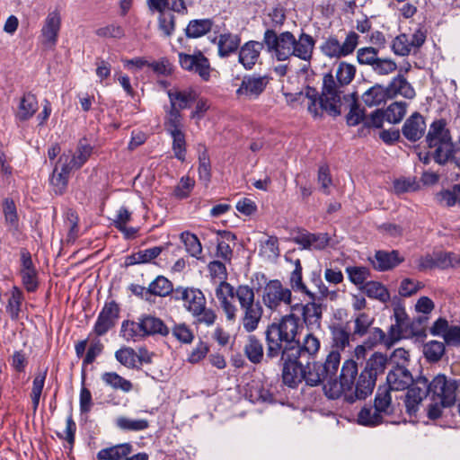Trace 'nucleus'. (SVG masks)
Here are the masks:
<instances>
[{"label": "nucleus", "instance_id": "nucleus-1", "mask_svg": "<svg viewBox=\"0 0 460 460\" xmlns=\"http://www.w3.org/2000/svg\"><path fill=\"white\" fill-rule=\"evenodd\" d=\"M296 325L291 316L280 323L268 324L265 330V363L282 367L281 377L289 388L297 386L307 379L310 360L320 349V341L307 333L302 340H296Z\"/></svg>", "mask_w": 460, "mask_h": 460}, {"label": "nucleus", "instance_id": "nucleus-2", "mask_svg": "<svg viewBox=\"0 0 460 460\" xmlns=\"http://www.w3.org/2000/svg\"><path fill=\"white\" fill-rule=\"evenodd\" d=\"M345 61L339 64L335 75L329 72L323 76L321 92L315 87L307 85L305 89V96L310 101L308 111L314 118L322 117L324 111L331 117H338L341 114L342 97L341 88L345 85Z\"/></svg>", "mask_w": 460, "mask_h": 460}, {"label": "nucleus", "instance_id": "nucleus-3", "mask_svg": "<svg viewBox=\"0 0 460 460\" xmlns=\"http://www.w3.org/2000/svg\"><path fill=\"white\" fill-rule=\"evenodd\" d=\"M341 349L332 348L323 363L310 361V367L307 370L306 385L317 386L322 383L323 391L329 399H338L345 392V362L341 368L340 376H337L341 363Z\"/></svg>", "mask_w": 460, "mask_h": 460}, {"label": "nucleus", "instance_id": "nucleus-4", "mask_svg": "<svg viewBox=\"0 0 460 460\" xmlns=\"http://www.w3.org/2000/svg\"><path fill=\"white\" fill-rule=\"evenodd\" d=\"M388 363L389 358L386 354L374 352L367 360L353 393L351 386L347 384V402L353 403L357 400H364L370 395L376 386L377 376L385 373Z\"/></svg>", "mask_w": 460, "mask_h": 460}, {"label": "nucleus", "instance_id": "nucleus-5", "mask_svg": "<svg viewBox=\"0 0 460 460\" xmlns=\"http://www.w3.org/2000/svg\"><path fill=\"white\" fill-rule=\"evenodd\" d=\"M397 95H402L407 99H412L415 96V91L406 78L398 75L394 77L390 84L384 87L376 84L364 93L362 99L368 107L380 105L388 99H393Z\"/></svg>", "mask_w": 460, "mask_h": 460}, {"label": "nucleus", "instance_id": "nucleus-6", "mask_svg": "<svg viewBox=\"0 0 460 460\" xmlns=\"http://www.w3.org/2000/svg\"><path fill=\"white\" fill-rule=\"evenodd\" d=\"M236 296L241 308L244 311L242 319L243 329L247 332H252L258 328L263 314V308L259 301L254 302L253 288L247 285L237 287Z\"/></svg>", "mask_w": 460, "mask_h": 460}, {"label": "nucleus", "instance_id": "nucleus-7", "mask_svg": "<svg viewBox=\"0 0 460 460\" xmlns=\"http://www.w3.org/2000/svg\"><path fill=\"white\" fill-rule=\"evenodd\" d=\"M268 52H274L277 60L285 61L293 56L296 37L290 31L277 34L274 29H267L263 35Z\"/></svg>", "mask_w": 460, "mask_h": 460}, {"label": "nucleus", "instance_id": "nucleus-8", "mask_svg": "<svg viewBox=\"0 0 460 460\" xmlns=\"http://www.w3.org/2000/svg\"><path fill=\"white\" fill-rule=\"evenodd\" d=\"M429 384L430 394L439 398L443 407H451L456 403L460 381L447 379L444 374H438Z\"/></svg>", "mask_w": 460, "mask_h": 460}, {"label": "nucleus", "instance_id": "nucleus-9", "mask_svg": "<svg viewBox=\"0 0 460 460\" xmlns=\"http://www.w3.org/2000/svg\"><path fill=\"white\" fill-rule=\"evenodd\" d=\"M351 99V105L347 114V124L357 125L364 122V128L369 130L370 128H381L384 121L386 120L385 113L382 109L375 110L368 118H366L364 109H360L356 100V93H352L349 95Z\"/></svg>", "mask_w": 460, "mask_h": 460}, {"label": "nucleus", "instance_id": "nucleus-10", "mask_svg": "<svg viewBox=\"0 0 460 460\" xmlns=\"http://www.w3.org/2000/svg\"><path fill=\"white\" fill-rule=\"evenodd\" d=\"M179 63L182 69L197 73L205 82L209 81L212 70L210 62L199 49L195 50L192 55L179 53Z\"/></svg>", "mask_w": 460, "mask_h": 460}, {"label": "nucleus", "instance_id": "nucleus-11", "mask_svg": "<svg viewBox=\"0 0 460 460\" xmlns=\"http://www.w3.org/2000/svg\"><path fill=\"white\" fill-rule=\"evenodd\" d=\"M119 314L120 307L115 300L105 302L94 323L93 332L98 337L105 335L115 327L119 318Z\"/></svg>", "mask_w": 460, "mask_h": 460}, {"label": "nucleus", "instance_id": "nucleus-12", "mask_svg": "<svg viewBox=\"0 0 460 460\" xmlns=\"http://www.w3.org/2000/svg\"><path fill=\"white\" fill-rule=\"evenodd\" d=\"M291 298V290L284 288L279 279L270 280L262 296L265 305L270 310H276L282 302L290 304Z\"/></svg>", "mask_w": 460, "mask_h": 460}, {"label": "nucleus", "instance_id": "nucleus-13", "mask_svg": "<svg viewBox=\"0 0 460 460\" xmlns=\"http://www.w3.org/2000/svg\"><path fill=\"white\" fill-rule=\"evenodd\" d=\"M270 79V77L267 75H245L235 94L238 97L244 96L248 100H256L265 91Z\"/></svg>", "mask_w": 460, "mask_h": 460}, {"label": "nucleus", "instance_id": "nucleus-14", "mask_svg": "<svg viewBox=\"0 0 460 460\" xmlns=\"http://www.w3.org/2000/svg\"><path fill=\"white\" fill-rule=\"evenodd\" d=\"M413 383L414 385L412 386L410 385L409 388H407L408 391L405 399V406L409 414L415 413L421 401L430 394L429 389V384L426 376H419L414 379Z\"/></svg>", "mask_w": 460, "mask_h": 460}, {"label": "nucleus", "instance_id": "nucleus-15", "mask_svg": "<svg viewBox=\"0 0 460 460\" xmlns=\"http://www.w3.org/2000/svg\"><path fill=\"white\" fill-rule=\"evenodd\" d=\"M386 382L392 390L403 391L413 385L414 378L409 369L396 361V366L388 372Z\"/></svg>", "mask_w": 460, "mask_h": 460}, {"label": "nucleus", "instance_id": "nucleus-16", "mask_svg": "<svg viewBox=\"0 0 460 460\" xmlns=\"http://www.w3.org/2000/svg\"><path fill=\"white\" fill-rule=\"evenodd\" d=\"M451 133L447 128V121L444 119L434 120L428 130L425 137V142L428 148H433L438 144H451Z\"/></svg>", "mask_w": 460, "mask_h": 460}, {"label": "nucleus", "instance_id": "nucleus-17", "mask_svg": "<svg viewBox=\"0 0 460 460\" xmlns=\"http://www.w3.org/2000/svg\"><path fill=\"white\" fill-rule=\"evenodd\" d=\"M137 328L142 332V337L161 335L166 337L170 330L160 318L152 314H142L138 317Z\"/></svg>", "mask_w": 460, "mask_h": 460}, {"label": "nucleus", "instance_id": "nucleus-18", "mask_svg": "<svg viewBox=\"0 0 460 460\" xmlns=\"http://www.w3.org/2000/svg\"><path fill=\"white\" fill-rule=\"evenodd\" d=\"M264 46V40L262 42L257 40L245 42L239 49L238 62L244 69L252 70L257 63Z\"/></svg>", "mask_w": 460, "mask_h": 460}, {"label": "nucleus", "instance_id": "nucleus-19", "mask_svg": "<svg viewBox=\"0 0 460 460\" xmlns=\"http://www.w3.org/2000/svg\"><path fill=\"white\" fill-rule=\"evenodd\" d=\"M425 130L426 122L423 116L415 111L404 121L402 134L407 140L417 142L424 136Z\"/></svg>", "mask_w": 460, "mask_h": 460}, {"label": "nucleus", "instance_id": "nucleus-20", "mask_svg": "<svg viewBox=\"0 0 460 460\" xmlns=\"http://www.w3.org/2000/svg\"><path fill=\"white\" fill-rule=\"evenodd\" d=\"M371 261L372 266L378 271H388L404 261L397 250L390 252L385 250L376 251Z\"/></svg>", "mask_w": 460, "mask_h": 460}, {"label": "nucleus", "instance_id": "nucleus-21", "mask_svg": "<svg viewBox=\"0 0 460 460\" xmlns=\"http://www.w3.org/2000/svg\"><path fill=\"white\" fill-rule=\"evenodd\" d=\"M69 155L59 156L50 179L51 184L59 189V193L66 188L70 172L75 169L68 164Z\"/></svg>", "mask_w": 460, "mask_h": 460}, {"label": "nucleus", "instance_id": "nucleus-22", "mask_svg": "<svg viewBox=\"0 0 460 460\" xmlns=\"http://www.w3.org/2000/svg\"><path fill=\"white\" fill-rule=\"evenodd\" d=\"M61 19L58 12L49 13L41 29L42 43L45 46H55L58 41Z\"/></svg>", "mask_w": 460, "mask_h": 460}, {"label": "nucleus", "instance_id": "nucleus-23", "mask_svg": "<svg viewBox=\"0 0 460 460\" xmlns=\"http://www.w3.org/2000/svg\"><path fill=\"white\" fill-rule=\"evenodd\" d=\"M345 311L338 309L330 323V330L332 332V348L345 349V323L343 317Z\"/></svg>", "mask_w": 460, "mask_h": 460}, {"label": "nucleus", "instance_id": "nucleus-24", "mask_svg": "<svg viewBox=\"0 0 460 460\" xmlns=\"http://www.w3.org/2000/svg\"><path fill=\"white\" fill-rule=\"evenodd\" d=\"M167 95L170 100V108L172 109V104L175 109L181 112V110L190 108L191 104L197 101L198 93L192 90H168Z\"/></svg>", "mask_w": 460, "mask_h": 460}, {"label": "nucleus", "instance_id": "nucleus-25", "mask_svg": "<svg viewBox=\"0 0 460 460\" xmlns=\"http://www.w3.org/2000/svg\"><path fill=\"white\" fill-rule=\"evenodd\" d=\"M318 297L314 293L313 298L304 305L302 312L303 323L307 328H312L314 325L320 327V320L322 318V305L319 303Z\"/></svg>", "mask_w": 460, "mask_h": 460}, {"label": "nucleus", "instance_id": "nucleus-26", "mask_svg": "<svg viewBox=\"0 0 460 460\" xmlns=\"http://www.w3.org/2000/svg\"><path fill=\"white\" fill-rule=\"evenodd\" d=\"M314 45V39L311 35L302 31L298 36V39H296V43L292 51L293 56L305 61H310L313 57Z\"/></svg>", "mask_w": 460, "mask_h": 460}, {"label": "nucleus", "instance_id": "nucleus-27", "mask_svg": "<svg viewBox=\"0 0 460 460\" xmlns=\"http://www.w3.org/2000/svg\"><path fill=\"white\" fill-rule=\"evenodd\" d=\"M241 37L238 34L225 32L219 35L217 41L218 56L227 58L240 49Z\"/></svg>", "mask_w": 460, "mask_h": 460}, {"label": "nucleus", "instance_id": "nucleus-28", "mask_svg": "<svg viewBox=\"0 0 460 460\" xmlns=\"http://www.w3.org/2000/svg\"><path fill=\"white\" fill-rule=\"evenodd\" d=\"M214 21L210 18L190 20L184 29L187 39H198L211 31Z\"/></svg>", "mask_w": 460, "mask_h": 460}, {"label": "nucleus", "instance_id": "nucleus-29", "mask_svg": "<svg viewBox=\"0 0 460 460\" xmlns=\"http://www.w3.org/2000/svg\"><path fill=\"white\" fill-rule=\"evenodd\" d=\"M164 251L162 246H155L149 249L139 251L136 253L128 255L125 258V267L133 266L141 263H149L153 260L156 259Z\"/></svg>", "mask_w": 460, "mask_h": 460}, {"label": "nucleus", "instance_id": "nucleus-30", "mask_svg": "<svg viewBox=\"0 0 460 460\" xmlns=\"http://www.w3.org/2000/svg\"><path fill=\"white\" fill-rule=\"evenodd\" d=\"M131 452V444L121 443L101 449L96 456L98 460H121Z\"/></svg>", "mask_w": 460, "mask_h": 460}, {"label": "nucleus", "instance_id": "nucleus-31", "mask_svg": "<svg viewBox=\"0 0 460 460\" xmlns=\"http://www.w3.org/2000/svg\"><path fill=\"white\" fill-rule=\"evenodd\" d=\"M93 150V147L88 144L87 139L85 137L81 138L77 144L75 153L71 157L69 156L68 164L75 170L80 169L88 161Z\"/></svg>", "mask_w": 460, "mask_h": 460}, {"label": "nucleus", "instance_id": "nucleus-32", "mask_svg": "<svg viewBox=\"0 0 460 460\" xmlns=\"http://www.w3.org/2000/svg\"><path fill=\"white\" fill-rule=\"evenodd\" d=\"M243 352L249 361L252 364H260L263 360L265 361L262 343L253 334L248 336L247 343L243 348Z\"/></svg>", "mask_w": 460, "mask_h": 460}, {"label": "nucleus", "instance_id": "nucleus-33", "mask_svg": "<svg viewBox=\"0 0 460 460\" xmlns=\"http://www.w3.org/2000/svg\"><path fill=\"white\" fill-rule=\"evenodd\" d=\"M38 110V101L34 94L29 93L21 99L16 118L20 121L31 119Z\"/></svg>", "mask_w": 460, "mask_h": 460}, {"label": "nucleus", "instance_id": "nucleus-34", "mask_svg": "<svg viewBox=\"0 0 460 460\" xmlns=\"http://www.w3.org/2000/svg\"><path fill=\"white\" fill-rule=\"evenodd\" d=\"M173 291L172 283L164 276H157L146 288V294L164 297Z\"/></svg>", "mask_w": 460, "mask_h": 460}, {"label": "nucleus", "instance_id": "nucleus-35", "mask_svg": "<svg viewBox=\"0 0 460 460\" xmlns=\"http://www.w3.org/2000/svg\"><path fill=\"white\" fill-rule=\"evenodd\" d=\"M101 378L106 385L111 386L114 390L128 393L133 389L132 383L116 372H104L102 374Z\"/></svg>", "mask_w": 460, "mask_h": 460}, {"label": "nucleus", "instance_id": "nucleus-36", "mask_svg": "<svg viewBox=\"0 0 460 460\" xmlns=\"http://www.w3.org/2000/svg\"><path fill=\"white\" fill-rule=\"evenodd\" d=\"M391 390L389 386H379L377 388L374 401V410L380 415L381 413L389 414L392 411L390 410L392 402Z\"/></svg>", "mask_w": 460, "mask_h": 460}, {"label": "nucleus", "instance_id": "nucleus-37", "mask_svg": "<svg viewBox=\"0 0 460 460\" xmlns=\"http://www.w3.org/2000/svg\"><path fill=\"white\" fill-rule=\"evenodd\" d=\"M446 352L445 343L438 341H429L423 345V355L429 363H438Z\"/></svg>", "mask_w": 460, "mask_h": 460}, {"label": "nucleus", "instance_id": "nucleus-38", "mask_svg": "<svg viewBox=\"0 0 460 460\" xmlns=\"http://www.w3.org/2000/svg\"><path fill=\"white\" fill-rule=\"evenodd\" d=\"M359 289L363 291V293H365L368 297L376 298L382 302H386L390 298V294L387 288L380 282H366L365 285L359 287Z\"/></svg>", "mask_w": 460, "mask_h": 460}, {"label": "nucleus", "instance_id": "nucleus-39", "mask_svg": "<svg viewBox=\"0 0 460 460\" xmlns=\"http://www.w3.org/2000/svg\"><path fill=\"white\" fill-rule=\"evenodd\" d=\"M24 300L23 292L17 286H13L11 290V296L6 305V312L13 320H17L21 312V306Z\"/></svg>", "mask_w": 460, "mask_h": 460}, {"label": "nucleus", "instance_id": "nucleus-40", "mask_svg": "<svg viewBox=\"0 0 460 460\" xmlns=\"http://www.w3.org/2000/svg\"><path fill=\"white\" fill-rule=\"evenodd\" d=\"M181 241L184 243L187 252L197 259L202 252V245L198 236L189 231H184L180 234Z\"/></svg>", "mask_w": 460, "mask_h": 460}, {"label": "nucleus", "instance_id": "nucleus-41", "mask_svg": "<svg viewBox=\"0 0 460 460\" xmlns=\"http://www.w3.org/2000/svg\"><path fill=\"white\" fill-rule=\"evenodd\" d=\"M199 178L208 186L211 181V164L208 150L204 147L203 151L199 153Z\"/></svg>", "mask_w": 460, "mask_h": 460}, {"label": "nucleus", "instance_id": "nucleus-42", "mask_svg": "<svg viewBox=\"0 0 460 460\" xmlns=\"http://www.w3.org/2000/svg\"><path fill=\"white\" fill-rule=\"evenodd\" d=\"M407 103L405 102H394L391 103L384 112L386 116V121L397 124L406 114Z\"/></svg>", "mask_w": 460, "mask_h": 460}, {"label": "nucleus", "instance_id": "nucleus-43", "mask_svg": "<svg viewBox=\"0 0 460 460\" xmlns=\"http://www.w3.org/2000/svg\"><path fill=\"white\" fill-rule=\"evenodd\" d=\"M116 359L124 367L132 369L140 370V367L136 364L137 362V353L130 347H124L118 349L115 352Z\"/></svg>", "mask_w": 460, "mask_h": 460}, {"label": "nucleus", "instance_id": "nucleus-44", "mask_svg": "<svg viewBox=\"0 0 460 460\" xmlns=\"http://www.w3.org/2000/svg\"><path fill=\"white\" fill-rule=\"evenodd\" d=\"M190 296L189 297L188 310L193 316H198L206 306V299L203 293L197 288H190Z\"/></svg>", "mask_w": 460, "mask_h": 460}, {"label": "nucleus", "instance_id": "nucleus-45", "mask_svg": "<svg viewBox=\"0 0 460 460\" xmlns=\"http://www.w3.org/2000/svg\"><path fill=\"white\" fill-rule=\"evenodd\" d=\"M321 49L329 57L345 56V42L341 44L336 37L331 36L322 45Z\"/></svg>", "mask_w": 460, "mask_h": 460}, {"label": "nucleus", "instance_id": "nucleus-46", "mask_svg": "<svg viewBox=\"0 0 460 460\" xmlns=\"http://www.w3.org/2000/svg\"><path fill=\"white\" fill-rule=\"evenodd\" d=\"M175 16L171 13L162 12L158 16V29L165 38L171 37L175 31Z\"/></svg>", "mask_w": 460, "mask_h": 460}, {"label": "nucleus", "instance_id": "nucleus-47", "mask_svg": "<svg viewBox=\"0 0 460 460\" xmlns=\"http://www.w3.org/2000/svg\"><path fill=\"white\" fill-rule=\"evenodd\" d=\"M288 305L290 306V313L281 316L279 320L275 319L274 322H272L270 324L278 325V323H280L282 322V320H284V318L291 316L296 325V340H301L300 334H301V331L304 329V326H303V323H300V318H299V316H297L296 314V313L299 312L302 314L305 305H303L301 303L292 304V301Z\"/></svg>", "mask_w": 460, "mask_h": 460}, {"label": "nucleus", "instance_id": "nucleus-48", "mask_svg": "<svg viewBox=\"0 0 460 460\" xmlns=\"http://www.w3.org/2000/svg\"><path fill=\"white\" fill-rule=\"evenodd\" d=\"M172 138V149L174 154V157L181 162H184L186 159V139L183 131L175 132L170 134Z\"/></svg>", "mask_w": 460, "mask_h": 460}, {"label": "nucleus", "instance_id": "nucleus-49", "mask_svg": "<svg viewBox=\"0 0 460 460\" xmlns=\"http://www.w3.org/2000/svg\"><path fill=\"white\" fill-rule=\"evenodd\" d=\"M168 118L164 122V128L168 134L182 131L181 113L172 105V109L167 111Z\"/></svg>", "mask_w": 460, "mask_h": 460}, {"label": "nucleus", "instance_id": "nucleus-50", "mask_svg": "<svg viewBox=\"0 0 460 460\" xmlns=\"http://www.w3.org/2000/svg\"><path fill=\"white\" fill-rule=\"evenodd\" d=\"M141 331L137 328V323L130 320H124L121 323L120 334L124 340L137 341L142 340Z\"/></svg>", "mask_w": 460, "mask_h": 460}, {"label": "nucleus", "instance_id": "nucleus-51", "mask_svg": "<svg viewBox=\"0 0 460 460\" xmlns=\"http://www.w3.org/2000/svg\"><path fill=\"white\" fill-rule=\"evenodd\" d=\"M374 318L366 313H359L355 321L354 331L351 333L352 337L358 335L362 337L368 332L369 327L372 325Z\"/></svg>", "mask_w": 460, "mask_h": 460}, {"label": "nucleus", "instance_id": "nucleus-52", "mask_svg": "<svg viewBox=\"0 0 460 460\" xmlns=\"http://www.w3.org/2000/svg\"><path fill=\"white\" fill-rule=\"evenodd\" d=\"M383 417L371 408L363 407L358 414V422L365 426H374L382 422Z\"/></svg>", "mask_w": 460, "mask_h": 460}, {"label": "nucleus", "instance_id": "nucleus-53", "mask_svg": "<svg viewBox=\"0 0 460 460\" xmlns=\"http://www.w3.org/2000/svg\"><path fill=\"white\" fill-rule=\"evenodd\" d=\"M86 378V373L84 369H82V387L80 391V411L81 413H88L93 406V399L91 391L84 386Z\"/></svg>", "mask_w": 460, "mask_h": 460}, {"label": "nucleus", "instance_id": "nucleus-54", "mask_svg": "<svg viewBox=\"0 0 460 460\" xmlns=\"http://www.w3.org/2000/svg\"><path fill=\"white\" fill-rule=\"evenodd\" d=\"M3 212L4 215L5 222L13 226H18V214L16 205L13 199L5 198L3 202Z\"/></svg>", "mask_w": 460, "mask_h": 460}, {"label": "nucleus", "instance_id": "nucleus-55", "mask_svg": "<svg viewBox=\"0 0 460 460\" xmlns=\"http://www.w3.org/2000/svg\"><path fill=\"white\" fill-rule=\"evenodd\" d=\"M104 346L99 339L93 340L85 353L83 359V369L85 370V367L93 363L98 356L103 351Z\"/></svg>", "mask_w": 460, "mask_h": 460}, {"label": "nucleus", "instance_id": "nucleus-56", "mask_svg": "<svg viewBox=\"0 0 460 460\" xmlns=\"http://www.w3.org/2000/svg\"><path fill=\"white\" fill-rule=\"evenodd\" d=\"M349 279L357 286L365 285L370 272L366 267H347Z\"/></svg>", "mask_w": 460, "mask_h": 460}, {"label": "nucleus", "instance_id": "nucleus-57", "mask_svg": "<svg viewBox=\"0 0 460 460\" xmlns=\"http://www.w3.org/2000/svg\"><path fill=\"white\" fill-rule=\"evenodd\" d=\"M22 279V284L25 290L29 293L37 291L40 286L38 270H31L19 274Z\"/></svg>", "mask_w": 460, "mask_h": 460}, {"label": "nucleus", "instance_id": "nucleus-58", "mask_svg": "<svg viewBox=\"0 0 460 460\" xmlns=\"http://www.w3.org/2000/svg\"><path fill=\"white\" fill-rule=\"evenodd\" d=\"M289 283L291 288L295 292H302L305 294L309 298H313L314 292H311L303 282L302 270H293L289 278Z\"/></svg>", "mask_w": 460, "mask_h": 460}, {"label": "nucleus", "instance_id": "nucleus-59", "mask_svg": "<svg viewBox=\"0 0 460 460\" xmlns=\"http://www.w3.org/2000/svg\"><path fill=\"white\" fill-rule=\"evenodd\" d=\"M117 426L121 429L143 430L148 428L146 420H131L126 417H119L116 420Z\"/></svg>", "mask_w": 460, "mask_h": 460}, {"label": "nucleus", "instance_id": "nucleus-60", "mask_svg": "<svg viewBox=\"0 0 460 460\" xmlns=\"http://www.w3.org/2000/svg\"><path fill=\"white\" fill-rule=\"evenodd\" d=\"M392 49L395 55L402 57L408 56L411 52L408 36L402 33L395 37L392 43Z\"/></svg>", "mask_w": 460, "mask_h": 460}, {"label": "nucleus", "instance_id": "nucleus-61", "mask_svg": "<svg viewBox=\"0 0 460 460\" xmlns=\"http://www.w3.org/2000/svg\"><path fill=\"white\" fill-rule=\"evenodd\" d=\"M172 335L181 343L190 344L194 339V334L185 323L175 324L172 330Z\"/></svg>", "mask_w": 460, "mask_h": 460}, {"label": "nucleus", "instance_id": "nucleus-62", "mask_svg": "<svg viewBox=\"0 0 460 460\" xmlns=\"http://www.w3.org/2000/svg\"><path fill=\"white\" fill-rule=\"evenodd\" d=\"M95 33L102 38L122 39L125 36L124 29L114 23L97 29Z\"/></svg>", "mask_w": 460, "mask_h": 460}, {"label": "nucleus", "instance_id": "nucleus-63", "mask_svg": "<svg viewBox=\"0 0 460 460\" xmlns=\"http://www.w3.org/2000/svg\"><path fill=\"white\" fill-rule=\"evenodd\" d=\"M251 397L257 402L273 404L276 402L273 394L263 385L252 386L251 390Z\"/></svg>", "mask_w": 460, "mask_h": 460}, {"label": "nucleus", "instance_id": "nucleus-64", "mask_svg": "<svg viewBox=\"0 0 460 460\" xmlns=\"http://www.w3.org/2000/svg\"><path fill=\"white\" fill-rule=\"evenodd\" d=\"M378 51L373 47L362 48L358 50L357 59L359 64L374 66Z\"/></svg>", "mask_w": 460, "mask_h": 460}]
</instances>
